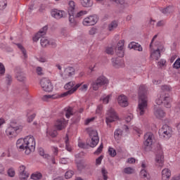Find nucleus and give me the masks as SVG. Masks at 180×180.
Instances as JSON below:
<instances>
[{
  "mask_svg": "<svg viewBox=\"0 0 180 180\" xmlns=\"http://www.w3.org/2000/svg\"><path fill=\"white\" fill-rule=\"evenodd\" d=\"M159 136L161 139L168 140V139L172 136V128L168 126V124L163 125L159 130Z\"/></svg>",
  "mask_w": 180,
  "mask_h": 180,
  "instance_id": "423d86ee",
  "label": "nucleus"
},
{
  "mask_svg": "<svg viewBox=\"0 0 180 180\" xmlns=\"http://www.w3.org/2000/svg\"><path fill=\"white\" fill-rule=\"evenodd\" d=\"M103 150V143H101L100 146L94 153V155H99V154L102 153Z\"/></svg>",
  "mask_w": 180,
  "mask_h": 180,
  "instance_id": "4c0bfd02",
  "label": "nucleus"
},
{
  "mask_svg": "<svg viewBox=\"0 0 180 180\" xmlns=\"http://www.w3.org/2000/svg\"><path fill=\"white\" fill-rule=\"evenodd\" d=\"M72 75H75V69L72 67H68L65 69L63 74H62V77L63 79H68Z\"/></svg>",
  "mask_w": 180,
  "mask_h": 180,
  "instance_id": "ddd939ff",
  "label": "nucleus"
},
{
  "mask_svg": "<svg viewBox=\"0 0 180 180\" xmlns=\"http://www.w3.org/2000/svg\"><path fill=\"white\" fill-rule=\"evenodd\" d=\"M162 91H171V87L168 85H163L161 87Z\"/></svg>",
  "mask_w": 180,
  "mask_h": 180,
  "instance_id": "774afa93",
  "label": "nucleus"
},
{
  "mask_svg": "<svg viewBox=\"0 0 180 180\" xmlns=\"http://www.w3.org/2000/svg\"><path fill=\"white\" fill-rule=\"evenodd\" d=\"M5 75V65L4 64L0 63V77Z\"/></svg>",
  "mask_w": 180,
  "mask_h": 180,
  "instance_id": "603ef678",
  "label": "nucleus"
},
{
  "mask_svg": "<svg viewBox=\"0 0 180 180\" xmlns=\"http://www.w3.org/2000/svg\"><path fill=\"white\" fill-rule=\"evenodd\" d=\"M73 175H74V172L72 170H69V171L65 172V178L66 179H70V178H72Z\"/></svg>",
  "mask_w": 180,
  "mask_h": 180,
  "instance_id": "58836bf2",
  "label": "nucleus"
},
{
  "mask_svg": "<svg viewBox=\"0 0 180 180\" xmlns=\"http://www.w3.org/2000/svg\"><path fill=\"white\" fill-rule=\"evenodd\" d=\"M49 45L51 46L53 49H56V47H57V43H56L54 39L49 40Z\"/></svg>",
  "mask_w": 180,
  "mask_h": 180,
  "instance_id": "6e6d98bb",
  "label": "nucleus"
},
{
  "mask_svg": "<svg viewBox=\"0 0 180 180\" xmlns=\"http://www.w3.org/2000/svg\"><path fill=\"white\" fill-rule=\"evenodd\" d=\"M8 175L11 176V178H13V176H15V170L13 169H9L8 170Z\"/></svg>",
  "mask_w": 180,
  "mask_h": 180,
  "instance_id": "13d9d810",
  "label": "nucleus"
},
{
  "mask_svg": "<svg viewBox=\"0 0 180 180\" xmlns=\"http://www.w3.org/2000/svg\"><path fill=\"white\" fill-rule=\"evenodd\" d=\"M124 40L122 39L117 43V49L116 50L117 56L119 57H124Z\"/></svg>",
  "mask_w": 180,
  "mask_h": 180,
  "instance_id": "2eb2a0df",
  "label": "nucleus"
},
{
  "mask_svg": "<svg viewBox=\"0 0 180 180\" xmlns=\"http://www.w3.org/2000/svg\"><path fill=\"white\" fill-rule=\"evenodd\" d=\"M47 136H50L51 137H52L53 139L54 137H57V131L53 130V131H47Z\"/></svg>",
  "mask_w": 180,
  "mask_h": 180,
  "instance_id": "a19ab883",
  "label": "nucleus"
},
{
  "mask_svg": "<svg viewBox=\"0 0 180 180\" xmlns=\"http://www.w3.org/2000/svg\"><path fill=\"white\" fill-rule=\"evenodd\" d=\"M165 25V20H164L158 21L156 24L157 27H162Z\"/></svg>",
  "mask_w": 180,
  "mask_h": 180,
  "instance_id": "4d7b16f0",
  "label": "nucleus"
},
{
  "mask_svg": "<svg viewBox=\"0 0 180 180\" xmlns=\"http://www.w3.org/2000/svg\"><path fill=\"white\" fill-rule=\"evenodd\" d=\"M36 72L37 75H44V73H43V68L41 67H37L36 69Z\"/></svg>",
  "mask_w": 180,
  "mask_h": 180,
  "instance_id": "680f3d73",
  "label": "nucleus"
},
{
  "mask_svg": "<svg viewBox=\"0 0 180 180\" xmlns=\"http://www.w3.org/2000/svg\"><path fill=\"white\" fill-rule=\"evenodd\" d=\"M132 119H133V114H129L125 117V121L127 122V123H130V122H131Z\"/></svg>",
  "mask_w": 180,
  "mask_h": 180,
  "instance_id": "bf43d9fd",
  "label": "nucleus"
},
{
  "mask_svg": "<svg viewBox=\"0 0 180 180\" xmlns=\"http://www.w3.org/2000/svg\"><path fill=\"white\" fill-rule=\"evenodd\" d=\"M140 175L142 178L144 179V180H150V174L147 172V170L143 169L141 170Z\"/></svg>",
  "mask_w": 180,
  "mask_h": 180,
  "instance_id": "2f4dec72",
  "label": "nucleus"
},
{
  "mask_svg": "<svg viewBox=\"0 0 180 180\" xmlns=\"http://www.w3.org/2000/svg\"><path fill=\"white\" fill-rule=\"evenodd\" d=\"M41 178H43V175L39 172L34 173L31 175V179L39 180L41 179Z\"/></svg>",
  "mask_w": 180,
  "mask_h": 180,
  "instance_id": "72a5a7b5",
  "label": "nucleus"
},
{
  "mask_svg": "<svg viewBox=\"0 0 180 180\" xmlns=\"http://www.w3.org/2000/svg\"><path fill=\"white\" fill-rule=\"evenodd\" d=\"M65 116L67 119H70L72 115H74V111L72 107H67L65 108Z\"/></svg>",
  "mask_w": 180,
  "mask_h": 180,
  "instance_id": "cd10ccee",
  "label": "nucleus"
},
{
  "mask_svg": "<svg viewBox=\"0 0 180 180\" xmlns=\"http://www.w3.org/2000/svg\"><path fill=\"white\" fill-rule=\"evenodd\" d=\"M69 22L72 25V26L75 25L77 23L75 22V18H74V14H69Z\"/></svg>",
  "mask_w": 180,
  "mask_h": 180,
  "instance_id": "c03bdc74",
  "label": "nucleus"
},
{
  "mask_svg": "<svg viewBox=\"0 0 180 180\" xmlns=\"http://www.w3.org/2000/svg\"><path fill=\"white\" fill-rule=\"evenodd\" d=\"M108 84H109V79L105 76H100L91 82V88H92L93 91H98L101 86L108 85Z\"/></svg>",
  "mask_w": 180,
  "mask_h": 180,
  "instance_id": "20e7f679",
  "label": "nucleus"
},
{
  "mask_svg": "<svg viewBox=\"0 0 180 180\" xmlns=\"http://www.w3.org/2000/svg\"><path fill=\"white\" fill-rule=\"evenodd\" d=\"M155 165L157 167H160V168H162L164 167V154L162 153V150H159V154L156 155L155 159Z\"/></svg>",
  "mask_w": 180,
  "mask_h": 180,
  "instance_id": "f8f14e48",
  "label": "nucleus"
},
{
  "mask_svg": "<svg viewBox=\"0 0 180 180\" xmlns=\"http://www.w3.org/2000/svg\"><path fill=\"white\" fill-rule=\"evenodd\" d=\"M88 86H89V84H84L83 86H82L80 87V90L82 91V92H86L88 91Z\"/></svg>",
  "mask_w": 180,
  "mask_h": 180,
  "instance_id": "0e129e2a",
  "label": "nucleus"
},
{
  "mask_svg": "<svg viewBox=\"0 0 180 180\" xmlns=\"http://www.w3.org/2000/svg\"><path fill=\"white\" fill-rule=\"evenodd\" d=\"M82 86V83H79L75 85V82H69L64 86V89H66L67 91L61 94L62 98L64 96H68L70 95H72L74 92L77 91V89Z\"/></svg>",
  "mask_w": 180,
  "mask_h": 180,
  "instance_id": "7ed1b4c3",
  "label": "nucleus"
},
{
  "mask_svg": "<svg viewBox=\"0 0 180 180\" xmlns=\"http://www.w3.org/2000/svg\"><path fill=\"white\" fill-rule=\"evenodd\" d=\"M151 57L157 60H160L161 57V52L160 51V49L158 48L156 50H154L153 52L151 53Z\"/></svg>",
  "mask_w": 180,
  "mask_h": 180,
  "instance_id": "7c9ffc66",
  "label": "nucleus"
},
{
  "mask_svg": "<svg viewBox=\"0 0 180 180\" xmlns=\"http://www.w3.org/2000/svg\"><path fill=\"white\" fill-rule=\"evenodd\" d=\"M53 98H54V96L48 94V95L43 96L42 101H49V99H53Z\"/></svg>",
  "mask_w": 180,
  "mask_h": 180,
  "instance_id": "864d4df0",
  "label": "nucleus"
},
{
  "mask_svg": "<svg viewBox=\"0 0 180 180\" xmlns=\"http://www.w3.org/2000/svg\"><path fill=\"white\" fill-rule=\"evenodd\" d=\"M161 12L164 15H168V13H171V12H172V7L168 6V7H167L165 8H162L161 10Z\"/></svg>",
  "mask_w": 180,
  "mask_h": 180,
  "instance_id": "e433bc0d",
  "label": "nucleus"
},
{
  "mask_svg": "<svg viewBox=\"0 0 180 180\" xmlns=\"http://www.w3.org/2000/svg\"><path fill=\"white\" fill-rule=\"evenodd\" d=\"M40 85L45 92H51L53 91V84L51 82L46 78H43L40 81Z\"/></svg>",
  "mask_w": 180,
  "mask_h": 180,
  "instance_id": "1a4fd4ad",
  "label": "nucleus"
},
{
  "mask_svg": "<svg viewBox=\"0 0 180 180\" xmlns=\"http://www.w3.org/2000/svg\"><path fill=\"white\" fill-rule=\"evenodd\" d=\"M16 147L18 150H25V154L29 155L36 150V141L32 136H26L24 139H20L16 142Z\"/></svg>",
  "mask_w": 180,
  "mask_h": 180,
  "instance_id": "f257e3e1",
  "label": "nucleus"
},
{
  "mask_svg": "<svg viewBox=\"0 0 180 180\" xmlns=\"http://www.w3.org/2000/svg\"><path fill=\"white\" fill-rule=\"evenodd\" d=\"M108 154L110 155V157H116V150H115L113 148H109Z\"/></svg>",
  "mask_w": 180,
  "mask_h": 180,
  "instance_id": "79ce46f5",
  "label": "nucleus"
},
{
  "mask_svg": "<svg viewBox=\"0 0 180 180\" xmlns=\"http://www.w3.org/2000/svg\"><path fill=\"white\" fill-rule=\"evenodd\" d=\"M15 78L18 81H19V82H26V75L22 71L16 72Z\"/></svg>",
  "mask_w": 180,
  "mask_h": 180,
  "instance_id": "4be33fe9",
  "label": "nucleus"
},
{
  "mask_svg": "<svg viewBox=\"0 0 180 180\" xmlns=\"http://www.w3.org/2000/svg\"><path fill=\"white\" fill-rule=\"evenodd\" d=\"M102 160H103V155H101L96 160V165H101L102 164Z\"/></svg>",
  "mask_w": 180,
  "mask_h": 180,
  "instance_id": "e2e57ef3",
  "label": "nucleus"
},
{
  "mask_svg": "<svg viewBox=\"0 0 180 180\" xmlns=\"http://www.w3.org/2000/svg\"><path fill=\"white\" fill-rule=\"evenodd\" d=\"M156 105H163L165 108L171 107V97H169V94H165V92H162L160 94V97L155 100Z\"/></svg>",
  "mask_w": 180,
  "mask_h": 180,
  "instance_id": "39448f33",
  "label": "nucleus"
},
{
  "mask_svg": "<svg viewBox=\"0 0 180 180\" xmlns=\"http://www.w3.org/2000/svg\"><path fill=\"white\" fill-rule=\"evenodd\" d=\"M34 117H36V114L34 113L29 116L27 118L28 123H32V122L34 120Z\"/></svg>",
  "mask_w": 180,
  "mask_h": 180,
  "instance_id": "69168bd1",
  "label": "nucleus"
},
{
  "mask_svg": "<svg viewBox=\"0 0 180 180\" xmlns=\"http://www.w3.org/2000/svg\"><path fill=\"white\" fill-rule=\"evenodd\" d=\"M6 5L5 0H0V11H4L6 8Z\"/></svg>",
  "mask_w": 180,
  "mask_h": 180,
  "instance_id": "3c124183",
  "label": "nucleus"
},
{
  "mask_svg": "<svg viewBox=\"0 0 180 180\" xmlns=\"http://www.w3.org/2000/svg\"><path fill=\"white\" fill-rule=\"evenodd\" d=\"M49 41H48L47 39L42 37L41 39V46L42 47H47V46H49Z\"/></svg>",
  "mask_w": 180,
  "mask_h": 180,
  "instance_id": "ea45409f",
  "label": "nucleus"
},
{
  "mask_svg": "<svg viewBox=\"0 0 180 180\" xmlns=\"http://www.w3.org/2000/svg\"><path fill=\"white\" fill-rule=\"evenodd\" d=\"M129 49H133L134 50H136V51H143V47L141 45H140L139 43L136 42H131L129 46Z\"/></svg>",
  "mask_w": 180,
  "mask_h": 180,
  "instance_id": "393cba45",
  "label": "nucleus"
},
{
  "mask_svg": "<svg viewBox=\"0 0 180 180\" xmlns=\"http://www.w3.org/2000/svg\"><path fill=\"white\" fill-rule=\"evenodd\" d=\"M6 82L7 85H11L12 84V76L11 75H6Z\"/></svg>",
  "mask_w": 180,
  "mask_h": 180,
  "instance_id": "49530a36",
  "label": "nucleus"
},
{
  "mask_svg": "<svg viewBox=\"0 0 180 180\" xmlns=\"http://www.w3.org/2000/svg\"><path fill=\"white\" fill-rule=\"evenodd\" d=\"M112 63L113 67H115V68H120V67H122V64H123V62H122V60H120L118 58H112Z\"/></svg>",
  "mask_w": 180,
  "mask_h": 180,
  "instance_id": "c756f323",
  "label": "nucleus"
},
{
  "mask_svg": "<svg viewBox=\"0 0 180 180\" xmlns=\"http://www.w3.org/2000/svg\"><path fill=\"white\" fill-rule=\"evenodd\" d=\"M78 147H79V148H86L88 147V146L86 144H85V143L79 142Z\"/></svg>",
  "mask_w": 180,
  "mask_h": 180,
  "instance_id": "338daca9",
  "label": "nucleus"
},
{
  "mask_svg": "<svg viewBox=\"0 0 180 180\" xmlns=\"http://www.w3.org/2000/svg\"><path fill=\"white\" fill-rule=\"evenodd\" d=\"M173 68H176V70H178L180 68V58H179L176 59V60L173 64Z\"/></svg>",
  "mask_w": 180,
  "mask_h": 180,
  "instance_id": "de8ad7c7",
  "label": "nucleus"
},
{
  "mask_svg": "<svg viewBox=\"0 0 180 180\" xmlns=\"http://www.w3.org/2000/svg\"><path fill=\"white\" fill-rule=\"evenodd\" d=\"M155 117L158 119H162L165 116V112H164V110L158 108L157 106L155 105L154 108V112H153Z\"/></svg>",
  "mask_w": 180,
  "mask_h": 180,
  "instance_id": "aec40b11",
  "label": "nucleus"
},
{
  "mask_svg": "<svg viewBox=\"0 0 180 180\" xmlns=\"http://www.w3.org/2000/svg\"><path fill=\"white\" fill-rule=\"evenodd\" d=\"M86 13H88L86 11H81L77 13L76 18H81V16H84V15H86Z\"/></svg>",
  "mask_w": 180,
  "mask_h": 180,
  "instance_id": "052dcab7",
  "label": "nucleus"
},
{
  "mask_svg": "<svg viewBox=\"0 0 180 180\" xmlns=\"http://www.w3.org/2000/svg\"><path fill=\"white\" fill-rule=\"evenodd\" d=\"M67 139L65 141V148L67 151H69V153H71L72 151V148H71V146L70 145V139H68V135H66Z\"/></svg>",
  "mask_w": 180,
  "mask_h": 180,
  "instance_id": "473e14b6",
  "label": "nucleus"
},
{
  "mask_svg": "<svg viewBox=\"0 0 180 180\" xmlns=\"http://www.w3.org/2000/svg\"><path fill=\"white\" fill-rule=\"evenodd\" d=\"M120 136H122V130L120 129H117L114 132V137L115 139H119Z\"/></svg>",
  "mask_w": 180,
  "mask_h": 180,
  "instance_id": "5fc2aeb1",
  "label": "nucleus"
},
{
  "mask_svg": "<svg viewBox=\"0 0 180 180\" xmlns=\"http://www.w3.org/2000/svg\"><path fill=\"white\" fill-rule=\"evenodd\" d=\"M19 178L21 180H26L29 178V173L26 172V166L21 165L18 169Z\"/></svg>",
  "mask_w": 180,
  "mask_h": 180,
  "instance_id": "4468645a",
  "label": "nucleus"
},
{
  "mask_svg": "<svg viewBox=\"0 0 180 180\" xmlns=\"http://www.w3.org/2000/svg\"><path fill=\"white\" fill-rule=\"evenodd\" d=\"M124 174H127L128 175H130L131 174H133L134 172V169L131 167H127L124 169Z\"/></svg>",
  "mask_w": 180,
  "mask_h": 180,
  "instance_id": "a18cd8bd",
  "label": "nucleus"
},
{
  "mask_svg": "<svg viewBox=\"0 0 180 180\" xmlns=\"http://www.w3.org/2000/svg\"><path fill=\"white\" fill-rule=\"evenodd\" d=\"M68 15H74L75 13V2L74 1H70L68 7Z\"/></svg>",
  "mask_w": 180,
  "mask_h": 180,
  "instance_id": "5701e85b",
  "label": "nucleus"
},
{
  "mask_svg": "<svg viewBox=\"0 0 180 180\" xmlns=\"http://www.w3.org/2000/svg\"><path fill=\"white\" fill-rule=\"evenodd\" d=\"M90 139L91 142L90 143V147L92 148L96 147L99 143V136H98V131L96 130H91L89 132Z\"/></svg>",
  "mask_w": 180,
  "mask_h": 180,
  "instance_id": "9d476101",
  "label": "nucleus"
},
{
  "mask_svg": "<svg viewBox=\"0 0 180 180\" xmlns=\"http://www.w3.org/2000/svg\"><path fill=\"white\" fill-rule=\"evenodd\" d=\"M171 178V170L169 169H164L162 171V180H169Z\"/></svg>",
  "mask_w": 180,
  "mask_h": 180,
  "instance_id": "b1692460",
  "label": "nucleus"
},
{
  "mask_svg": "<svg viewBox=\"0 0 180 180\" xmlns=\"http://www.w3.org/2000/svg\"><path fill=\"white\" fill-rule=\"evenodd\" d=\"M47 29V26H44L41 30H40L39 32L33 37V41H39L40 37L45 36Z\"/></svg>",
  "mask_w": 180,
  "mask_h": 180,
  "instance_id": "6ab92c4d",
  "label": "nucleus"
},
{
  "mask_svg": "<svg viewBox=\"0 0 180 180\" xmlns=\"http://www.w3.org/2000/svg\"><path fill=\"white\" fill-rule=\"evenodd\" d=\"M55 127L57 130H63L67 127V121L65 119L62 118L60 120H58L55 123Z\"/></svg>",
  "mask_w": 180,
  "mask_h": 180,
  "instance_id": "f3484780",
  "label": "nucleus"
},
{
  "mask_svg": "<svg viewBox=\"0 0 180 180\" xmlns=\"http://www.w3.org/2000/svg\"><path fill=\"white\" fill-rule=\"evenodd\" d=\"M147 110V87L141 85L139 90V105L137 112L140 116H143Z\"/></svg>",
  "mask_w": 180,
  "mask_h": 180,
  "instance_id": "f03ea898",
  "label": "nucleus"
},
{
  "mask_svg": "<svg viewBox=\"0 0 180 180\" xmlns=\"http://www.w3.org/2000/svg\"><path fill=\"white\" fill-rule=\"evenodd\" d=\"M80 3L84 8H91L94 5V1L91 0H82Z\"/></svg>",
  "mask_w": 180,
  "mask_h": 180,
  "instance_id": "bb28decb",
  "label": "nucleus"
},
{
  "mask_svg": "<svg viewBox=\"0 0 180 180\" xmlns=\"http://www.w3.org/2000/svg\"><path fill=\"white\" fill-rule=\"evenodd\" d=\"M110 98H112V94H109L108 96H103L101 98V101H103V102L106 105L109 103V101H110Z\"/></svg>",
  "mask_w": 180,
  "mask_h": 180,
  "instance_id": "f704fd0d",
  "label": "nucleus"
},
{
  "mask_svg": "<svg viewBox=\"0 0 180 180\" xmlns=\"http://www.w3.org/2000/svg\"><path fill=\"white\" fill-rule=\"evenodd\" d=\"M19 130L15 129V128H13L12 127H8L6 129V136H8V137H9V139H12L13 137H16V136H18V133H19Z\"/></svg>",
  "mask_w": 180,
  "mask_h": 180,
  "instance_id": "dca6fc26",
  "label": "nucleus"
},
{
  "mask_svg": "<svg viewBox=\"0 0 180 180\" xmlns=\"http://www.w3.org/2000/svg\"><path fill=\"white\" fill-rule=\"evenodd\" d=\"M16 45L18 46V49H20V50H21V51L23 54L24 58H27V53H26V49H25L23 46H22V44H17Z\"/></svg>",
  "mask_w": 180,
  "mask_h": 180,
  "instance_id": "c9c22d12",
  "label": "nucleus"
},
{
  "mask_svg": "<svg viewBox=\"0 0 180 180\" xmlns=\"http://www.w3.org/2000/svg\"><path fill=\"white\" fill-rule=\"evenodd\" d=\"M118 103L122 108H126V106H129V102L127 101V97L124 95H120L118 97Z\"/></svg>",
  "mask_w": 180,
  "mask_h": 180,
  "instance_id": "412c9836",
  "label": "nucleus"
},
{
  "mask_svg": "<svg viewBox=\"0 0 180 180\" xmlns=\"http://www.w3.org/2000/svg\"><path fill=\"white\" fill-rule=\"evenodd\" d=\"M119 24L117 23V21L113 20L108 25V30L109 32H113L115 29H117V26Z\"/></svg>",
  "mask_w": 180,
  "mask_h": 180,
  "instance_id": "c85d7f7f",
  "label": "nucleus"
},
{
  "mask_svg": "<svg viewBox=\"0 0 180 180\" xmlns=\"http://www.w3.org/2000/svg\"><path fill=\"white\" fill-rule=\"evenodd\" d=\"M144 140L143 142L145 149L146 151L149 149L151 150V146H153V143L154 141V134L151 132H148L144 135Z\"/></svg>",
  "mask_w": 180,
  "mask_h": 180,
  "instance_id": "0eeeda50",
  "label": "nucleus"
},
{
  "mask_svg": "<svg viewBox=\"0 0 180 180\" xmlns=\"http://www.w3.org/2000/svg\"><path fill=\"white\" fill-rule=\"evenodd\" d=\"M64 11H59L56 8L51 11L52 18H54L55 19H61L62 18H64Z\"/></svg>",
  "mask_w": 180,
  "mask_h": 180,
  "instance_id": "a211bd4d",
  "label": "nucleus"
},
{
  "mask_svg": "<svg viewBox=\"0 0 180 180\" xmlns=\"http://www.w3.org/2000/svg\"><path fill=\"white\" fill-rule=\"evenodd\" d=\"M105 53L107 54H110V55L112 56V54H114V53H115L113 47H107L105 49Z\"/></svg>",
  "mask_w": 180,
  "mask_h": 180,
  "instance_id": "09e8293b",
  "label": "nucleus"
},
{
  "mask_svg": "<svg viewBox=\"0 0 180 180\" xmlns=\"http://www.w3.org/2000/svg\"><path fill=\"white\" fill-rule=\"evenodd\" d=\"M10 127H12L13 129H15V130L21 131L22 130V126L19 124H18V122L16 120H13L10 122Z\"/></svg>",
  "mask_w": 180,
  "mask_h": 180,
  "instance_id": "a878e982",
  "label": "nucleus"
},
{
  "mask_svg": "<svg viewBox=\"0 0 180 180\" xmlns=\"http://www.w3.org/2000/svg\"><path fill=\"white\" fill-rule=\"evenodd\" d=\"M39 155H41V157H43L44 158H50V156L49 155V154H44V150H43V148H39Z\"/></svg>",
  "mask_w": 180,
  "mask_h": 180,
  "instance_id": "37998d69",
  "label": "nucleus"
},
{
  "mask_svg": "<svg viewBox=\"0 0 180 180\" xmlns=\"http://www.w3.org/2000/svg\"><path fill=\"white\" fill-rule=\"evenodd\" d=\"M101 174L104 180H108V171L105 168L101 169Z\"/></svg>",
  "mask_w": 180,
  "mask_h": 180,
  "instance_id": "8fccbe9b",
  "label": "nucleus"
},
{
  "mask_svg": "<svg viewBox=\"0 0 180 180\" xmlns=\"http://www.w3.org/2000/svg\"><path fill=\"white\" fill-rule=\"evenodd\" d=\"M118 119L119 117L117 116V114H116V112L113 108H110V110H108L105 120L107 124L108 123H112L115 120H117Z\"/></svg>",
  "mask_w": 180,
  "mask_h": 180,
  "instance_id": "9b49d317",
  "label": "nucleus"
},
{
  "mask_svg": "<svg viewBox=\"0 0 180 180\" xmlns=\"http://www.w3.org/2000/svg\"><path fill=\"white\" fill-rule=\"evenodd\" d=\"M98 20H99L98 15H90L83 20V25L84 26H94L98 23Z\"/></svg>",
  "mask_w": 180,
  "mask_h": 180,
  "instance_id": "6e6552de",
  "label": "nucleus"
}]
</instances>
